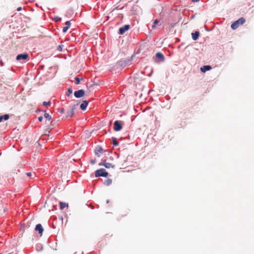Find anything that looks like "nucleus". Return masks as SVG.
I'll use <instances>...</instances> for the list:
<instances>
[{"instance_id": "nucleus-17", "label": "nucleus", "mask_w": 254, "mask_h": 254, "mask_svg": "<svg viewBox=\"0 0 254 254\" xmlns=\"http://www.w3.org/2000/svg\"><path fill=\"white\" fill-rule=\"evenodd\" d=\"M73 114H74V113L70 110L69 111H68V112H67V113H66V118H68V117H72V116Z\"/></svg>"}, {"instance_id": "nucleus-34", "label": "nucleus", "mask_w": 254, "mask_h": 254, "mask_svg": "<svg viewBox=\"0 0 254 254\" xmlns=\"http://www.w3.org/2000/svg\"><path fill=\"white\" fill-rule=\"evenodd\" d=\"M61 20V18H58V17L56 18V21Z\"/></svg>"}, {"instance_id": "nucleus-31", "label": "nucleus", "mask_w": 254, "mask_h": 254, "mask_svg": "<svg viewBox=\"0 0 254 254\" xmlns=\"http://www.w3.org/2000/svg\"><path fill=\"white\" fill-rule=\"evenodd\" d=\"M38 120L40 121V122H41L42 120H43V117L42 116H40L38 118Z\"/></svg>"}, {"instance_id": "nucleus-13", "label": "nucleus", "mask_w": 254, "mask_h": 254, "mask_svg": "<svg viewBox=\"0 0 254 254\" xmlns=\"http://www.w3.org/2000/svg\"><path fill=\"white\" fill-rule=\"evenodd\" d=\"M102 152H103V149L100 146H97L95 150V153L97 155H98L99 153H101Z\"/></svg>"}, {"instance_id": "nucleus-15", "label": "nucleus", "mask_w": 254, "mask_h": 254, "mask_svg": "<svg viewBox=\"0 0 254 254\" xmlns=\"http://www.w3.org/2000/svg\"><path fill=\"white\" fill-rule=\"evenodd\" d=\"M61 209H64L65 207L68 206V204L65 202H60V203Z\"/></svg>"}, {"instance_id": "nucleus-24", "label": "nucleus", "mask_w": 254, "mask_h": 254, "mask_svg": "<svg viewBox=\"0 0 254 254\" xmlns=\"http://www.w3.org/2000/svg\"><path fill=\"white\" fill-rule=\"evenodd\" d=\"M68 28H68V26H66L64 27L63 28V32L64 33H65V32L67 31V30L68 29Z\"/></svg>"}, {"instance_id": "nucleus-2", "label": "nucleus", "mask_w": 254, "mask_h": 254, "mask_svg": "<svg viewBox=\"0 0 254 254\" xmlns=\"http://www.w3.org/2000/svg\"><path fill=\"white\" fill-rule=\"evenodd\" d=\"M108 175V173L106 172L105 170L104 169H100L99 170H97L95 172V176L96 177H107Z\"/></svg>"}, {"instance_id": "nucleus-35", "label": "nucleus", "mask_w": 254, "mask_h": 254, "mask_svg": "<svg viewBox=\"0 0 254 254\" xmlns=\"http://www.w3.org/2000/svg\"><path fill=\"white\" fill-rule=\"evenodd\" d=\"M126 214H125V215L122 214L121 217H124V216H126Z\"/></svg>"}, {"instance_id": "nucleus-27", "label": "nucleus", "mask_w": 254, "mask_h": 254, "mask_svg": "<svg viewBox=\"0 0 254 254\" xmlns=\"http://www.w3.org/2000/svg\"><path fill=\"white\" fill-rule=\"evenodd\" d=\"M62 47H63V46H62V45H59V46L58 47V50L59 51H62Z\"/></svg>"}, {"instance_id": "nucleus-28", "label": "nucleus", "mask_w": 254, "mask_h": 254, "mask_svg": "<svg viewBox=\"0 0 254 254\" xmlns=\"http://www.w3.org/2000/svg\"><path fill=\"white\" fill-rule=\"evenodd\" d=\"M26 175L28 177L32 176V173L31 172H28L26 173Z\"/></svg>"}, {"instance_id": "nucleus-33", "label": "nucleus", "mask_w": 254, "mask_h": 254, "mask_svg": "<svg viewBox=\"0 0 254 254\" xmlns=\"http://www.w3.org/2000/svg\"><path fill=\"white\" fill-rule=\"evenodd\" d=\"M21 10V7H19L18 8H17V11H20Z\"/></svg>"}, {"instance_id": "nucleus-21", "label": "nucleus", "mask_w": 254, "mask_h": 254, "mask_svg": "<svg viewBox=\"0 0 254 254\" xmlns=\"http://www.w3.org/2000/svg\"><path fill=\"white\" fill-rule=\"evenodd\" d=\"M81 80L83 79V78H81ZM80 79L78 77H75V82L76 84H79L80 83Z\"/></svg>"}, {"instance_id": "nucleus-1", "label": "nucleus", "mask_w": 254, "mask_h": 254, "mask_svg": "<svg viewBox=\"0 0 254 254\" xmlns=\"http://www.w3.org/2000/svg\"><path fill=\"white\" fill-rule=\"evenodd\" d=\"M245 21V19L243 17H241L231 24V28L233 30H235L238 28L240 25L243 24Z\"/></svg>"}, {"instance_id": "nucleus-22", "label": "nucleus", "mask_w": 254, "mask_h": 254, "mask_svg": "<svg viewBox=\"0 0 254 254\" xmlns=\"http://www.w3.org/2000/svg\"><path fill=\"white\" fill-rule=\"evenodd\" d=\"M72 93V90L70 88H69L68 89H67V92L66 93V95L67 96H69Z\"/></svg>"}, {"instance_id": "nucleus-20", "label": "nucleus", "mask_w": 254, "mask_h": 254, "mask_svg": "<svg viewBox=\"0 0 254 254\" xmlns=\"http://www.w3.org/2000/svg\"><path fill=\"white\" fill-rule=\"evenodd\" d=\"M113 144L115 146H117L119 145V142L117 141L115 138H113Z\"/></svg>"}, {"instance_id": "nucleus-6", "label": "nucleus", "mask_w": 254, "mask_h": 254, "mask_svg": "<svg viewBox=\"0 0 254 254\" xmlns=\"http://www.w3.org/2000/svg\"><path fill=\"white\" fill-rule=\"evenodd\" d=\"M130 28L129 25H125L119 29V33L121 35L123 34L126 31L128 30Z\"/></svg>"}, {"instance_id": "nucleus-19", "label": "nucleus", "mask_w": 254, "mask_h": 254, "mask_svg": "<svg viewBox=\"0 0 254 254\" xmlns=\"http://www.w3.org/2000/svg\"><path fill=\"white\" fill-rule=\"evenodd\" d=\"M44 117L48 120L50 121L51 119V117L50 116V115L48 113H45L44 114Z\"/></svg>"}, {"instance_id": "nucleus-11", "label": "nucleus", "mask_w": 254, "mask_h": 254, "mask_svg": "<svg viewBox=\"0 0 254 254\" xmlns=\"http://www.w3.org/2000/svg\"><path fill=\"white\" fill-rule=\"evenodd\" d=\"M155 56L157 58H158L159 59H160L161 61H164V60H165V58H164V55L160 53V52H158L155 55Z\"/></svg>"}, {"instance_id": "nucleus-26", "label": "nucleus", "mask_w": 254, "mask_h": 254, "mask_svg": "<svg viewBox=\"0 0 254 254\" xmlns=\"http://www.w3.org/2000/svg\"><path fill=\"white\" fill-rule=\"evenodd\" d=\"M65 25L66 26H68V28H69L70 26V22L69 21H67L65 22Z\"/></svg>"}, {"instance_id": "nucleus-10", "label": "nucleus", "mask_w": 254, "mask_h": 254, "mask_svg": "<svg viewBox=\"0 0 254 254\" xmlns=\"http://www.w3.org/2000/svg\"><path fill=\"white\" fill-rule=\"evenodd\" d=\"M212 68L211 66L210 65H204L200 68V70L202 72H205L207 70H209Z\"/></svg>"}, {"instance_id": "nucleus-18", "label": "nucleus", "mask_w": 254, "mask_h": 254, "mask_svg": "<svg viewBox=\"0 0 254 254\" xmlns=\"http://www.w3.org/2000/svg\"><path fill=\"white\" fill-rule=\"evenodd\" d=\"M78 106V104L74 105L73 106H71L70 108V110L72 111L73 113L74 112V111L76 110Z\"/></svg>"}, {"instance_id": "nucleus-23", "label": "nucleus", "mask_w": 254, "mask_h": 254, "mask_svg": "<svg viewBox=\"0 0 254 254\" xmlns=\"http://www.w3.org/2000/svg\"><path fill=\"white\" fill-rule=\"evenodd\" d=\"M43 104L44 106H46V107H47L48 106H49L51 104V102H45L44 101L43 103Z\"/></svg>"}, {"instance_id": "nucleus-12", "label": "nucleus", "mask_w": 254, "mask_h": 254, "mask_svg": "<svg viewBox=\"0 0 254 254\" xmlns=\"http://www.w3.org/2000/svg\"><path fill=\"white\" fill-rule=\"evenodd\" d=\"M191 36L193 40H196L199 36V32L198 31H195L194 33H192Z\"/></svg>"}, {"instance_id": "nucleus-14", "label": "nucleus", "mask_w": 254, "mask_h": 254, "mask_svg": "<svg viewBox=\"0 0 254 254\" xmlns=\"http://www.w3.org/2000/svg\"><path fill=\"white\" fill-rule=\"evenodd\" d=\"M9 118V115L5 114L3 116H0V123L3 120H7Z\"/></svg>"}, {"instance_id": "nucleus-7", "label": "nucleus", "mask_w": 254, "mask_h": 254, "mask_svg": "<svg viewBox=\"0 0 254 254\" xmlns=\"http://www.w3.org/2000/svg\"><path fill=\"white\" fill-rule=\"evenodd\" d=\"M99 166H105L106 168H114L115 167V165L111 164V163H107L106 162V161H104L103 163H100L99 164Z\"/></svg>"}, {"instance_id": "nucleus-16", "label": "nucleus", "mask_w": 254, "mask_h": 254, "mask_svg": "<svg viewBox=\"0 0 254 254\" xmlns=\"http://www.w3.org/2000/svg\"><path fill=\"white\" fill-rule=\"evenodd\" d=\"M112 183V180L110 179H108L104 182V185H105L107 186H109L110 185H111Z\"/></svg>"}, {"instance_id": "nucleus-3", "label": "nucleus", "mask_w": 254, "mask_h": 254, "mask_svg": "<svg viewBox=\"0 0 254 254\" xmlns=\"http://www.w3.org/2000/svg\"><path fill=\"white\" fill-rule=\"evenodd\" d=\"M28 58V54L26 53L18 55L16 57L17 61H21V60H26Z\"/></svg>"}, {"instance_id": "nucleus-30", "label": "nucleus", "mask_w": 254, "mask_h": 254, "mask_svg": "<svg viewBox=\"0 0 254 254\" xmlns=\"http://www.w3.org/2000/svg\"><path fill=\"white\" fill-rule=\"evenodd\" d=\"M90 162L92 164H94L96 163V160H91Z\"/></svg>"}, {"instance_id": "nucleus-25", "label": "nucleus", "mask_w": 254, "mask_h": 254, "mask_svg": "<svg viewBox=\"0 0 254 254\" xmlns=\"http://www.w3.org/2000/svg\"><path fill=\"white\" fill-rule=\"evenodd\" d=\"M159 22V21L158 20H155L153 22V25H152V27L154 28L155 26V25L158 24Z\"/></svg>"}, {"instance_id": "nucleus-8", "label": "nucleus", "mask_w": 254, "mask_h": 254, "mask_svg": "<svg viewBox=\"0 0 254 254\" xmlns=\"http://www.w3.org/2000/svg\"><path fill=\"white\" fill-rule=\"evenodd\" d=\"M35 230L39 232V233L41 235H42L43 232V229L41 224H38L36 226Z\"/></svg>"}, {"instance_id": "nucleus-29", "label": "nucleus", "mask_w": 254, "mask_h": 254, "mask_svg": "<svg viewBox=\"0 0 254 254\" xmlns=\"http://www.w3.org/2000/svg\"><path fill=\"white\" fill-rule=\"evenodd\" d=\"M59 112L61 113H64V108H62L59 109Z\"/></svg>"}, {"instance_id": "nucleus-5", "label": "nucleus", "mask_w": 254, "mask_h": 254, "mask_svg": "<svg viewBox=\"0 0 254 254\" xmlns=\"http://www.w3.org/2000/svg\"><path fill=\"white\" fill-rule=\"evenodd\" d=\"M85 94V91L83 89H80L77 91H76L74 93V95L76 98H80L84 96Z\"/></svg>"}, {"instance_id": "nucleus-32", "label": "nucleus", "mask_w": 254, "mask_h": 254, "mask_svg": "<svg viewBox=\"0 0 254 254\" xmlns=\"http://www.w3.org/2000/svg\"><path fill=\"white\" fill-rule=\"evenodd\" d=\"M199 0H192V1L193 2H198Z\"/></svg>"}, {"instance_id": "nucleus-4", "label": "nucleus", "mask_w": 254, "mask_h": 254, "mask_svg": "<svg viewBox=\"0 0 254 254\" xmlns=\"http://www.w3.org/2000/svg\"><path fill=\"white\" fill-rule=\"evenodd\" d=\"M122 128V124L118 121H116L114 123V129L116 131H119Z\"/></svg>"}, {"instance_id": "nucleus-9", "label": "nucleus", "mask_w": 254, "mask_h": 254, "mask_svg": "<svg viewBox=\"0 0 254 254\" xmlns=\"http://www.w3.org/2000/svg\"><path fill=\"white\" fill-rule=\"evenodd\" d=\"M88 104V102L87 101H86V100L83 101L80 106V109L83 111L85 110Z\"/></svg>"}]
</instances>
